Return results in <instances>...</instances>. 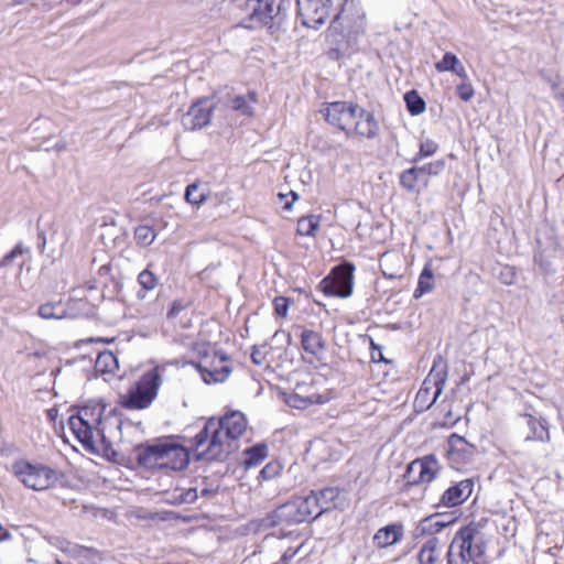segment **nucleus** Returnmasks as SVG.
Masks as SVG:
<instances>
[{"label":"nucleus","mask_w":564,"mask_h":564,"mask_svg":"<svg viewBox=\"0 0 564 564\" xmlns=\"http://www.w3.org/2000/svg\"><path fill=\"white\" fill-rule=\"evenodd\" d=\"M440 542L436 538L429 539L421 547L417 560L420 564H434L437 560Z\"/></svg>","instance_id":"obj_23"},{"label":"nucleus","mask_w":564,"mask_h":564,"mask_svg":"<svg viewBox=\"0 0 564 564\" xmlns=\"http://www.w3.org/2000/svg\"><path fill=\"white\" fill-rule=\"evenodd\" d=\"M372 351H371V358L373 361H380L383 360L381 350L379 347L375 346L373 341H371Z\"/></svg>","instance_id":"obj_47"},{"label":"nucleus","mask_w":564,"mask_h":564,"mask_svg":"<svg viewBox=\"0 0 564 564\" xmlns=\"http://www.w3.org/2000/svg\"><path fill=\"white\" fill-rule=\"evenodd\" d=\"M161 381L158 369L145 372L126 393L120 395V404L130 410L148 408L156 398Z\"/></svg>","instance_id":"obj_4"},{"label":"nucleus","mask_w":564,"mask_h":564,"mask_svg":"<svg viewBox=\"0 0 564 564\" xmlns=\"http://www.w3.org/2000/svg\"><path fill=\"white\" fill-rule=\"evenodd\" d=\"M446 379L447 365L438 358V360H434L432 369L416 393L415 405L421 410L430 409L442 394Z\"/></svg>","instance_id":"obj_5"},{"label":"nucleus","mask_w":564,"mask_h":564,"mask_svg":"<svg viewBox=\"0 0 564 564\" xmlns=\"http://www.w3.org/2000/svg\"><path fill=\"white\" fill-rule=\"evenodd\" d=\"M303 349L312 355H317L324 347L322 336L314 332L306 329L302 333Z\"/></svg>","instance_id":"obj_24"},{"label":"nucleus","mask_w":564,"mask_h":564,"mask_svg":"<svg viewBox=\"0 0 564 564\" xmlns=\"http://www.w3.org/2000/svg\"><path fill=\"white\" fill-rule=\"evenodd\" d=\"M404 534L403 525L393 523L386 525L377 531L373 536V543L380 549L397 544Z\"/></svg>","instance_id":"obj_17"},{"label":"nucleus","mask_w":564,"mask_h":564,"mask_svg":"<svg viewBox=\"0 0 564 564\" xmlns=\"http://www.w3.org/2000/svg\"><path fill=\"white\" fill-rule=\"evenodd\" d=\"M459 64V59L453 53H445L443 58L435 64V69L440 73L452 72Z\"/></svg>","instance_id":"obj_39"},{"label":"nucleus","mask_w":564,"mask_h":564,"mask_svg":"<svg viewBox=\"0 0 564 564\" xmlns=\"http://www.w3.org/2000/svg\"><path fill=\"white\" fill-rule=\"evenodd\" d=\"M59 547L63 551H65V552H74L76 550L85 551L84 549L78 547L77 545H73V544H70L69 542H66V541L62 542Z\"/></svg>","instance_id":"obj_49"},{"label":"nucleus","mask_w":564,"mask_h":564,"mask_svg":"<svg viewBox=\"0 0 564 564\" xmlns=\"http://www.w3.org/2000/svg\"><path fill=\"white\" fill-rule=\"evenodd\" d=\"M290 195L292 196V200L291 202H286L284 204V206H283V208L286 209V210H290L292 208L293 202H295L299 198L297 193H295L293 191L290 192Z\"/></svg>","instance_id":"obj_50"},{"label":"nucleus","mask_w":564,"mask_h":564,"mask_svg":"<svg viewBox=\"0 0 564 564\" xmlns=\"http://www.w3.org/2000/svg\"><path fill=\"white\" fill-rule=\"evenodd\" d=\"M442 466L433 454L416 458L406 468L404 477L410 485L430 484L440 475Z\"/></svg>","instance_id":"obj_7"},{"label":"nucleus","mask_w":564,"mask_h":564,"mask_svg":"<svg viewBox=\"0 0 564 564\" xmlns=\"http://www.w3.org/2000/svg\"><path fill=\"white\" fill-rule=\"evenodd\" d=\"M400 183L408 192L420 193L421 186L427 187L429 177L424 176L417 167H411L400 175Z\"/></svg>","instance_id":"obj_19"},{"label":"nucleus","mask_w":564,"mask_h":564,"mask_svg":"<svg viewBox=\"0 0 564 564\" xmlns=\"http://www.w3.org/2000/svg\"><path fill=\"white\" fill-rule=\"evenodd\" d=\"M417 169H419V171H422V174L424 176H427L430 178V176H436V175L441 174L445 169V163H444V161L440 160V161L427 163Z\"/></svg>","instance_id":"obj_40"},{"label":"nucleus","mask_w":564,"mask_h":564,"mask_svg":"<svg viewBox=\"0 0 564 564\" xmlns=\"http://www.w3.org/2000/svg\"><path fill=\"white\" fill-rule=\"evenodd\" d=\"M525 423L530 430L525 441L547 442L550 440L549 429L544 420H539L531 414L524 415Z\"/></svg>","instance_id":"obj_20"},{"label":"nucleus","mask_w":564,"mask_h":564,"mask_svg":"<svg viewBox=\"0 0 564 564\" xmlns=\"http://www.w3.org/2000/svg\"><path fill=\"white\" fill-rule=\"evenodd\" d=\"M486 544L479 523L470 522L455 534L447 552L448 564H479Z\"/></svg>","instance_id":"obj_3"},{"label":"nucleus","mask_w":564,"mask_h":564,"mask_svg":"<svg viewBox=\"0 0 564 564\" xmlns=\"http://www.w3.org/2000/svg\"><path fill=\"white\" fill-rule=\"evenodd\" d=\"M123 422L102 402H90L68 419V427L83 445L96 455L116 456L115 445L122 442Z\"/></svg>","instance_id":"obj_1"},{"label":"nucleus","mask_w":564,"mask_h":564,"mask_svg":"<svg viewBox=\"0 0 564 564\" xmlns=\"http://www.w3.org/2000/svg\"><path fill=\"white\" fill-rule=\"evenodd\" d=\"M247 429V420L241 412L234 411L220 420L209 419L204 429L193 438V447L198 458L224 459L231 451V444Z\"/></svg>","instance_id":"obj_2"},{"label":"nucleus","mask_w":564,"mask_h":564,"mask_svg":"<svg viewBox=\"0 0 564 564\" xmlns=\"http://www.w3.org/2000/svg\"><path fill=\"white\" fill-rule=\"evenodd\" d=\"M404 101L412 116H419L425 111V101L415 90L408 91L404 95Z\"/></svg>","instance_id":"obj_32"},{"label":"nucleus","mask_w":564,"mask_h":564,"mask_svg":"<svg viewBox=\"0 0 564 564\" xmlns=\"http://www.w3.org/2000/svg\"><path fill=\"white\" fill-rule=\"evenodd\" d=\"M185 200L188 204L200 206L207 199L205 192L199 191V186L196 183L189 184L185 191Z\"/></svg>","instance_id":"obj_36"},{"label":"nucleus","mask_w":564,"mask_h":564,"mask_svg":"<svg viewBox=\"0 0 564 564\" xmlns=\"http://www.w3.org/2000/svg\"><path fill=\"white\" fill-rule=\"evenodd\" d=\"M245 466L247 469L259 465L267 457V446L257 445L245 452Z\"/></svg>","instance_id":"obj_33"},{"label":"nucleus","mask_w":564,"mask_h":564,"mask_svg":"<svg viewBox=\"0 0 564 564\" xmlns=\"http://www.w3.org/2000/svg\"><path fill=\"white\" fill-rule=\"evenodd\" d=\"M212 491L208 490V489H203L202 490V496H208Z\"/></svg>","instance_id":"obj_52"},{"label":"nucleus","mask_w":564,"mask_h":564,"mask_svg":"<svg viewBox=\"0 0 564 564\" xmlns=\"http://www.w3.org/2000/svg\"><path fill=\"white\" fill-rule=\"evenodd\" d=\"M324 293L348 297L352 292V271L346 267H337L321 283Z\"/></svg>","instance_id":"obj_9"},{"label":"nucleus","mask_w":564,"mask_h":564,"mask_svg":"<svg viewBox=\"0 0 564 564\" xmlns=\"http://www.w3.org/2000/svg\"><path fill=\"white\" fill-rule=\"evenodd\" d=\"M156 238V232L153 228L147 225H140L134 230V239L138 245L143 247L150 246Z\"/></svg>","instance_id":"obj_35"},{"label":"nucleus","mask_w":564,"mask_h":564,"mask_svg":"<svg viewBox=\"0 0 564 564\" xmlns=\"http://www.w3.org/2000/svg\"><path fill=\"white\" fill-rule=\"evenodd\" d=\"M297 499L308 520L316 519L323 513L322 508H319V500L317 499L314 492H312L305 498Z\"/></svg>","instance_id":"obj_31"},{"label":"nucleus","mask_w":564,"mask_h":564,"mask_svg":"<svg viewBox=\"0 0 564 564\" xmlns=\"http://www.w3.org/2000/svg\"><path fill=\"white\" fill-rule=\"evenodd\" d=\"M24 249L21 245H17L9 253H7L2 260L0 261V267H6L11 264V262L18 258L19 256L23 254Z\"/></svg>","instance_id":"obj_44"},{"label":"nucleus","mask_w":564,"mask_h":564,"mask_svg":"<svg viewBox=\"0 0 564 564\" xmlns=\"http://www.w3.org/2000/svg\"><path fill=\"white\" fill-rule=\"evenodd\" d=\"M69 1H70V2H73V3H77V2H79L80 0H69Z\"/></svg>","instance_id":"obj_54"},{"label":"nucleus","mask_w":564,"mask_h":564,"mask_svg":"<svg viewBox=\"0 0 564 564\" xmlns=\"http://www.w3.org/2000/svg\"><path fill=\"white\" fill-rule=\"evenodd\" d=\"M289 308V300L280 296L274 300V311L279 316L285 317Z\"/></svg>","instance_id":"obj_45"},{"label":"nucleus","mask_w":564,"mask_h":564,"mask_svg":"<svg viewBox=\"0 0 564 564\" xmlns=\"http://www.w3.org/2000/svg\"><path fill=\"white\" fill-rule=\"evenodd\" d=\"M307 517L300 505L299 499L289 501L276 508L269 517L271 525L295 524L307 521Z\"/></svg>","instance_id":"obj_12"},{"label":"nucleus","mask_w":564,"mask_h":564,"mask_svg":"<svg viewBox=\"0 0 564 564\" xmlns=\"http://www.w3.org/2000/svg\"><path fill=\"white\" fill-rule=\"evenodd\" d=\"M359 109L360 107L358 105H352L346 101H335L325 108L324 115L330 124L349 133L351 132L355 119H357Z\"/></svg>","instance_id":"obj_8"},{"label":"nucleus","mask_w":564,"mask_h":564,"mask_svg":"<svg viewBox=\"0 0 564 564\" xmlns=\"http://www.w3.org/2000/svg\"><path fill=\"white\" fill-rule=\"evenodd\" d=\"M433 272L429 265H425L419 278L417 288L414 291V297H420L426 292H431L434 288L432 282Z\"/></svg>","instance_id":"obj_34"},{"label":"nucleus","mask_w":564,"mask_h":564,"mask_svg":"<svg viewBox=\"0 0 564 564\" xmlns=\"http://www.w3.org/2000/svg\"><path fill=\"white\" fill-rule=\"evenodd\" d=\"M319 228V217L315 215H308L301 217L297 220L296 231L301 236H315Z\"/></svg>","instance_id":"obj_29"},{"label":"nucleus","mask_w":564,"mask_h":564,"mask_svg":"<svg viewBox=\"0 0 564 564\" xmlns=\"http://www.w3.org/2000/svg\"><path fill=\"white\" fill-rule=\"evenodd\" d=\"M314 494L319 500L318 503L323 513L336 507V500L339 497V490L337 488L329 487Z\"/></svg>","instance_id":"obj_26"},{"label":"nucleus","mask_w":564,"mask_h":564,"mask_svg":"<svg viewBox=\"0 0 564 564\" xmlns=\"http://www.w3.org/2000/svg\"><path fill=\"white\" fill-rule=\"evenodd\" d=\"M251 359L256 365H261L263 362V356L261 351L254 348L251 352Z\"/></svg>","instance_id":"obj_48"},{"label":"nucleus","mask_w":564,"mask_h":564,"mask_svg":"<svg viewBox=\"0 0 564 564\" xmlns=\"http://www.w3.org/2000/svg\"><path fill=\"white\" fill-rule=\"evenodd\" d=\"M281 471V465L279 463H269L260 471L262 479L268 480L278 476Z\"/></svg>","instance_id":"obj_42"},{"label":"nucleus","mask_w":564,"mask_h":564,"mask_svg":"<svg viewBox=\"0 0 564 564\" xmlns=\"http://www.w3.org/2000/svg\"><path fill=\"white\" fill-rule=\"evenodd\" d=\"M299 12L303 24L317 29L329 17V0H297Z\"/></svg>","instance_id":"obj_11"},{"label":"nucleus","mask_w":564,"mask_h":564,"mask_svg":"<svg viewBox=\"0 0 564 564\" xmlns=\"http://www.w3.org/2000/svg\"><path fill=\"white\" fill-rule=\"evenodd\" d=\"M187 464L188 454L186 449L181 445L166 441L162 468L181 470L185 468Z\"/></svg>","instance_id":"obj_16"},{"label":"nucleus","mask_w":564,"mask_h":564,"mask_svg":"<svg viewBox=\"0 0 564 564\" xmlns=\"http://www.w3.org/2000/svg\"><path fill=\"white\" fill-rule=\"evenodd\" d=\"M452 72L459 76L463 79V82L467 80L466 69L460 62L457 66H455V68Z\"/></svg>","instance_id":"obj_46"},{"label":"nucleus","mask_w":564,"mask_h":564,"mask_svg":"<svg viewBox=\"0 0 564 564\" xmlns=\"http://www.w3.org/2000/svg\"><path fill=\"white\" fill-rule=\"evenodd\" d=\"M138 296H139L140 299H144V294H143V293H141V292H138Z\"/></svg>","instance_id":"obj_53"},{"label":"nucleus","mask_w":564,"mask_h":564,"mask_svg":"<svg viewBox=\"0 0 564 564\" xmlns=\"http://www.w3.org/2000/svg\"><path fill=\"white\" fill-rule=\"evenodd\" d=\"M257 104V94L249 91L247 95L236 96L231 100V108L241 115L251 116Z\"/></svg>","instance_id":"obj_22"},{"label":"nucleus","mask_w":564,"mask_h":564,"mask_svg":"<svg viewBox=\"0 0 564 564\" xmlns=\"http://www.w3.org/2000/svg\"><path fill=\"white\" fill-rule=\"evenodd\" d=\"M198 498L196 488H175L167 501L173 505L194 503Z\"/></svg>","instance_id":"obj_25"},{"label":"nucleus","mask_w":564,"mask_h":564,"mask_svg":"<svg viewBox=\"0 0 564 564\" xmlns=\"http://www.w3.org/2000/svg\"><path fill=\"white\" fill-rule=\"evenodd\" d=\"M39 315L45 319H61L66 316V308L61 302L45 303L39 307Z\"/></svg>","instance_id":"obj_30"},{"label":"nucleus","mask_w":564,"mask_h":564,"mask_svg":"<svg viewBox=\"0 0 564 564\" xmlns=\"http://www.w3.org/2000/svg\"><path fill=\"white\" fill-rule=\"evenodd\" d=\"M452 522H454V520H442L438 516H432V517L425 518L422 521V529H423V531H430L431 533H437V532H441L444 528H446Z\"/></svg>","instance_id":"obj_37"},{"label":"nucleus","mask_w":564,"mask_h":564,"mask_svg":"<svg viewBox=\"0 0 564 564\" xmlns=\"http://www.w3.org/2000/svg\"><path fill=\"white\" fill-rule=\"evenodd\" d=\"M119 368L118 359L111 351L99 352L95 361V370L99 373L113 375Z\"/></svg>","instance_id":"obj_21"},{"label":"nucleus","mask_w":564,"mask_h":564,"mask_svg":"<svg viewBox=\"0 0 564 564\" xmlns=\"http://www.w3.org/2000/svg\"><path fill=\"white\" fill-rule=\"evenodd\" d=\"M214 109L215 104L212 99H198L182 116V126L192 131L206 127L210 122Z\"/></svg>","instance_id":"obj_10"},{"label":"nucleus","mask_w":564,"mask_h":564,"mask_svg":"<svg viewBox=\"0 0 564 564\" xmlns=\"http://www.w3.org/2000/svg\"><path fill=\"white\" fill-rule=\"evenodd\" d=\"M474 481L463 479L448 487L441 496L436 507L454 508L463 505L473 494Z\"/></svg>","instance_id":"obj_13"},{"label":"nucleus","mask_w":564,"mask_h":564,"mask_svg":"<svg viewBox=\"0 0 564 564\" xmlns=\"http://www.w3.org/2000/svg\"><path fill=\"white\" fill-rule=\"evenodd\" d=\"M166 441H159L137 448V459L147 468H162Z\"/></svg>","instance_id":"obj_15"},{"label":"nucleus","mask_w":564,"mask_h":564,"mask_svg":"<svg viewBox=\"0 0 564 564\" xmlns=\"http://www.w3.org/2000/svg\"><path fill=\"white\" fill-rule=\"evenodd\" d=\"M198 369L206 383L223 382L231 372L227 357L221 352L215 354L210 366H207V360H204L198 365Z\"/></svg>","instance_id":"obj_14"},{"label":"nucleus","mask_w":564,"mask_h":564,"mask_svg":"<svg viewBox=\"0 0 564 564\" xmlns=\"http://www.w3.org/2000/svg\"><path fill=\"white\" fill-rule=\"evenodd\" d=\"M13 473L28 488L34 490L48 489L57 480L56 473L50 467L24 460L13 465Z\"/></svg>","instance_id":"obj_6"},{"label":"nucleus","mask_w":564,"mask_h":564,"mask_svg":"<svg viewBox=\"0 0 564 564\" xmlns=\"http://www.w3.org/2000/svg\"><path fill=\"white\" fill-rule=\"evenodd\" d=\"M438 145L431 139L422 140L420 143L419 156L414 159L417 161L421 158L431 156L437 151Z\"/></svg>","instance_id":"obj_41"},{"label":"nucleus","mask_w":564,"mask_h":564,"mask_svg":"<svg viewBox=\"0 0 564 564\" xmlns=\"http://www.w3.org/2000/svg\"><path fill=\"white\" fill-rule=\"evenodd\" d=\"M325 400L322 398V395L312 393L308 395H302L299 392H295L294 394L290 395L288 399V403L292 408L296 409H305L311 404L315 403H324Z\"/></svg>","instance_id":"obj_28"},{"label":"nucleus","mask_w":564,"mask_h":564,"mask_svg":"<svg viewBox=\"0 0 564 564\" xmlns=\"http://www.w3.org/2000/svg\"><path fill=\"white\" fill-rule=\"evenodd\" d=\"M473 446L466 441L465 437L453 433L448 437L447 455L451 457L454 454L469 455L471 454Z\"/></svg>","instance_id":"obj_27"},{"label":"nucleus","mask_w":564,"mask_h":564,"mask_svg":"<svg viewBox=\"0 0 564 564\" xmlns=\"http://www.w3.org/2000/svg\"><path fill=\"white\" fill-rule=\"evenodd\" d=\"M457 94L462 100L469 101L474 97L475 91L471 84L466 80L457 86Z\"/></svg>","instance_id":"obj_43"},{"label":"nucleus","mask_w":564,"mask_h":564,"mask_svg":"<svg viewBox=\"0 0 564 564\" xmlns=\"http://www.w3.org/2000/svg\"><path fill=\"white\" fill-rule=\"evenodd\" d=\"M180 310H181V307L176 303H174L172 308L169 312V316L176 315Z\"/></svg>","instance_id":"obj_51"},{"label":"nucleus","mask_w":564,"mask_h":564,"mask_svg":"<svg viewBox=\"0 0 564 564\" xmlns=\"http://www.w3.org/2000/svg\"><path fill=\"white\" fill-rule=\"evenodd\" d=\"M351 131L365 138H373L379 131V126L373 116L360 107Z\"/></svg>","instance_id":"obj_18"},{"label":"nucleus","mask_w":564,"mask_h":564,"mask_svg":"<svg viewBox=\"0 0 564 564\" xmlns=\"http://www.w3.org/2000/svg\"><path fill=\"white\" fill-rule=\"evenodd\" d=\"M138 282L143 291H152L158 286L159 279L154 273L145 269L140 272Z\"/></svg>","instance_id":"obj_38"}]
</instances>
